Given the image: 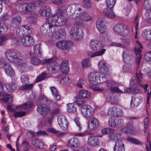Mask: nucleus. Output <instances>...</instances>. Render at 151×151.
<instances>
[{
    "instance_id": "bf43d9fd",
    "label": "nucleus",
    "mask_w": 151,
    "mask_h": 151,
    "mask_svg": "<svg viewBox=\"0 0 151 151\" xmlns=\"http://www.w3.org/2000/svg\"><path fill=\"white\" fill-rule=\"evenodd\" d=\"M21 79L22 82L23 84H26L28 82L29 78L26 75H22L21 77Z\"/></svg>"
},
{
    "instance_id": "58836bf2",
    "label": "nucleus",
    "mask_w": 151,
    "mask_h": 151,
    "mask_svg": "<svg viewBox=\"0 0 151 151\" xmlns=\"http://www.w3.org/2000/svg\"><path fill=\"white\" fill-rule=\"evenodd\" d=\"M34 53L35 54L38 56H40L41 55L40 51V45L38 44L34 46L33 48Z\"/></svg>"
},
{
    "instance_id": "0e129e2a",
    "label": "nucleus",
    "mask_w": 151,
    "mask_h": 151,
    "mask_svg": "<svg viewBox=\"0 0 151 151\" xmlns=\"http://www.w3.org/2000/svg\"><path fill=\"white\" fill-rule=\"evenodd\" d=\"M104 25V19L102 18L99 19L96 22V27H100L103 26Z\"/></svg>"
},
{
    "instance_id": "ddd939ff",
    "label": "nucleus",
    "mask_w": 151,
    "mask_h": 151,
    "mask_svg": "<svg viewBox=\"0 0 151 151\" xmlns=\"http://www.w3.org/2000/svg\"><path fill=\"white\" fill-rule=\"evenodd\" d=\"M108 115H112L119 117L122 115L123 113L122 109L116 107H114L109 108L108 112Z\"/></svg>"
},
{
    "instance_id": "f8f14e48",
    "label": "nucleus",
    "mask_w": 151,
    "mask_h": 151,
    "mask_svg": "<svg viewBox=\"0 0 151 151\" xmlns=\"http://www.w3.org/2000/svg\"><path fill=\"white\" fill-rule=\"evenodd\" d=\"M143 78L142 73L141 71L139 73L137 72L135 77V81L137 82L136 86L139 87L141 86L145 89V92H146L147 91V88L148 87V85L147 84L145 85H142L140 83L141 81V79Z\"/></svg>"
},
{
    "instance_id": "864d4df0",
    "label": "nucleus",
    "mask_w": 151,
    "mask_h": 151,
    "mask_svg": "<svg viewBox=\"0 0 151 151\" xmlns=\"http://www.w3.org/2000/svg\"><path fill=\"white\" fill-rule=\"evenodd\" d=\"M26 114V112L18 111L15 112L13 115L15 117H22L25 116Z\"/></svg>"
},
{
    "instance_id": "13d9d810",
    "label": "nucleus",
    "mask_w": 151,
    "mask_h": 151,
    "mask_svg": "<svg viewBox=\"0 0 151 151\" xmlns=\"http://www.w3.org/2000/svg\"><path fill=\"white\" fill-rule=\"evenodd\" d=\"M83 4L84 7L87 9H90L91 7V3L89 0H84Z\"/></svg>"
},
{
    "instance_id": "3c124183",
    "label": "nucleus",
    "mask_w": 151,
    "mask_h": 151,
    "mask_svg": "<svg viewBox=\"0 0 151 151\" xmlns=\"http://www.w3.org/2000/svg\"><path fill=\"white\" fill-rule=\"evenodd\" d=\"M82 67L83 68H86L90 65V61L88 59L83 60L82 63Z\"/></svg>"
},
{
    "instance_id": "5701e85b",
    "label": "nucleus",
    "mask_w": 151,
    "mask_h": 151,
    "mask_svg": "<svg viewBox=\"0 0 151 151\" xmlns=\"http://www.w3.org/2000/svg\"><path fill=\"white\" fill-rule=\"evenodd\" d=\"M80 145V141L77 138H72L68 142V145L70 147H77L79 146Z\"/></svg>"
},
{
    "instance_id": "dca6fc26",
    "label": "nucleus",
    "mask_w": 151,
    "mask_h": 151,
    "mask_svg": "<svg viewBox=\"0 0 151 151\" xmlns=\"http://www.w3.org/2000/svg\"><path fill=\"white\" fill-rule=\"evenodd\" d=\"M77 18L81 21L88 22L92 19L91 16L86 12L81 13L77 14Z\"/></svg>"
},
{
    "instance_id": "7ed1b4c3",
    "label": "nucleus",
    "mask_w": 151,
    "mask_h": 151,
    "mask_svg": "<svg viewBox=\"0 0 151 151\" xmlns=\"http://www.w3.org/2000/svg\"><path fill=\"white\" fill-rule=\"evenodd\" d=\"M57 57H53L45 59L41 61L38 58L35 56H32L30 58V62L32 64L34 65H37L40 63L47 64V68L49 72L51 73H55L57 71V65L55 61L57 60Z\"/></svg>"
},
{
    "instance_id": "e433bc0d",
    "label": "nucleus",
    "mask_w": 151,
    "mask_h": 151,
    "mask_svg": "<svg viewBox=\"0 0 151 151\" xmlns=\"http://www.w3.org/2000/svg\"><path fill=\"white\" fill-rule=\"evenodd\" d=\"M118 118V117L114 116L109 118V125L112 127H116V121H117Z\"/></svg>"
},
{
    "instance_id": "37998d69",
    "label": "nucleus",
    "mask_w": 151,
    "mask_h": 151,
    "mask_svg": "<svg viewBox=\"0 0 151 151\" xmlns=\"http://www.w3.org/2000/svg\"><path fill=\"white\" fill-rule=\"evenodd\" d=\"M116 0H106V4L107 7L110 9L113 8L115 4Z\"/></svg>"
},
{
    "instance_id": "a878e982",
    "label": "nucleus",
    "mask_w": 151,
    "mask_h": 151,
    "mask_svg": "<svg viewBox=\"0 0 151 151\" xmlns=\"http://www.w3.org/2000/svg\"><path fill=\"white\" fill-rule=\"evenodd\" d=\"M99 76V73L98 72L91 73L88 77L89 81L91 83H93L96 81L97 77Z\"/></svg>"
},
{
    "instance_id": "79ce46f5",
    "label": "nucleus",
    "mask_w": 151,
    "mask_h": 151,
    "mask_svg": "<svg viewBox=\"0 0 151 151\" xmlns=\"http://www.w3.org/2000/svg\"><path fill=\"white\" fill-rule=\"evenodd\" d=\"M33 87L32 84H26L24 85L20 86L19 88V90L22 91H25L27 90H30Z\"/></svg>"
},
{
    "instance_id": "4468645a",
    "label": "nucleus",
    "mask_w": 151,
    "mask_h": 151,
    "mask_svg": "<svg viewBox=\"0 0 151 151\" xmlns=\"http://www.w3.org/2000/svg\"><path fill=\"white\" fill-rule=\"evenodd\" d=\"M89 119L91 120L88 122V129L91 130L96 129L99 126V123L97 119L92 116Z\"/></svg>"
},
{
    "instance_id": "aec40b11",
    "label": "nucleus",
    "mask_w": 151,
    "mask_h": 151,
    "mask_svg": "<svg viewBox=\"0 0 151 151\" xmlns=\"http://www.w3.org/2000/svg\"><path fill=\"white\" fill-rule=\"evenodd\" d=\"M22 19L21 17L17 16L12 17L11 21V26L14 28H16L21 24Z\"/></svg>"
},
{
    "instance_id": "c03bdc74",
    "label": "nucleus",
    "mask_w": 151,
    "mask_h": 151,
    "mask_svg": "<svg viewBox=\"0 0 151 151\" xmlns=\"http://www.w3.org/2000/svg\"><path fill=\"white\" fill-rule=\"evenodd\" d=\"M81 6L80 5L78 4H72L71 6H69V9H71L72 8H75L76 9V16H77V14H78V11H81Z\"/></svg>"
},
{
    "instance_id": "f3484780",
    "label": "nucleus",
    "mask_w": 151,
    "mask_h": 151,
    "mask_svg": "<svg viewBox=\"0 0 151 151\" xmlns=\"http://www.w3.org/2000/svg\"><path fill=\"white\" fill-rule=\"evenodd\" d=\"M58 124L63 130L66 129L68 127V122L64 116H60L58 118Z\"/></svg>"
},
{
    "instance_id": "a211bd4d",
    "label": "nucleus",
    "mask_w": 151,
    "mask_h": 151,
    "mask_svg": "<svg viewBox=\"0 0 151 151\" xmlns=\"http://www.w3.org/2000/svg\"><path fill=\"white\" fill-rule=\"evenodd\" d=\"M98 67L100 70L105 74H109V67L106 63L103 60L99 62Z\"/></svg>"
},
{
    "instance_id": "4be33fe9",
    "label": "nucleus",
    "mask_w": 151,
    "mask_h": 151,
    "mask_svg": "<svg viewBox=\"0 0 151 151\" xmlns=\"http://www.w3.org/2000/svg\"><path fill=\"white\" fill-rule=\"evenodd\" d=\"M32 144L37 148L42 149L44 147V143L40 139L36 138L33 139L32 141Z\"/></svg>"
},
{
    "instance_id": "de8ad7c7",
    "label": "nucleus",
    "mask_w": 151,
    "mask_h": 151,
    "mask_svg": "<svg viewBox=\"0 0 151 151\" xmlns=\"http://www.w3.org/2000/svg\"><path fill=\"white\" fill-rule=\"evenodd\" d=\"M76 104L79 106H80L83 105L85 102V100L82 97H76Z\"/></svg>"
},
{
    "instance_id": "39448f33",
    "label": "nucleus",
    "mask_w": 151,
    "mask_h": 151,
    "mask_svg": "<svg viewBox=\"0 0 151 151\" xmlns=\"http://www.w3.org/2000/svg\"><path fill=\"white\" fill-rule=\"evenodd\" d=\"M20 29L17 28L15 30L12 32L10 34L7 36H3L6 38L5 41L7 39H9L11 40L12 45H17L20 44V42L17 40V37L20 35Z\"/></svg>"
},
{
    "instance_id": "6ab92c4d",
    "label": "nucleus",
    "mask_w": 151,
    "mask_h": 151,
    "mask_svg": "<svg viewBox=\"0 0 151 151\" xmlns=\"http://www.w3.org/2000/svg\"><path fill=\"white\" fill-rule=\"evenodd\" d=\"M51 10L50 9V7L48 6H44L40 8V10L39 13L40 15L42 16L45 17L47 16L48 18L49 17L51 16H50V14ZM52 15H51L52 16Z\"/></svg>"
},
{
    "instance_id": "412c9836",
    "label": "nucleus",
    "mask_w": 151,
    "mask_h": 151,
    "mask_svg": "<svg viewBox=\"0 0 151 151\" xmlns=\"http://www.w3.org/2000/svg\"><path fill=\"white\" fill-rule=\"evenodd\" d=\"M114 151H125L124 145L121 141H116L113 147Z\"/></svg>"
},
{
    "instance_id": "72a5a7b5",
    "label": "nucleus",
    "mask_w": 151,
    "mask_h": 151,
    "mask_svg": "<svg viewBox=\"0 0 151 151\" xmlns=\"http://www.w3.org/2000/svg\"><path fill=\"white\" fill-rule=\"evenodd\" d=\"M20 29H22L23 32L22 34L23 35H27V34H30L31 33V31L29 27L27 25H23L20 28L19 27Z\"/></svg>"
},
{
    "instance_id": "c9c22d12",
    "label": "nucleus",
    "mask_w": 151,
    "mask_h": 151,
    "mask_svg": "<svg viewBox=\"0 0 151 151\" xmlns=\"http://www.w3.org/2000/svg\"><path fill=\"white\" fill-rule=\"evenodd\" d=\"M4 69L5 72L7 75L10 76H13L14 75V72L11 66L9 65H8L7 66H6Z\"/></svg>"
},
{
    "instance_id": "9d476101",
    "label": "nucleus",
    "mask_w": 151,
    "mask_h": 151,
    "mask_svg": "<svg viewBox=\"0 0 151 151\" xmlns=\"http://www.w3.org/2000/svg\"><path fill=\"white\" fill-rule=\"evenodd\" d=\"M20 42L24 46H30L33 45L34 40L32 37L30 35H23L21 38Z\"/></svg>"
},
{
    "instance_id": "473e14b6",
    "label": "nucleus",
    "mask_w": 151,
    "mask_h": 151,
    "mask_svg": "<svg viewBox=\"0 0 151 151\" xmlns=\"http://www.w3.org/2000/svg\"><path fill=\"white\" fill-rule=\"evenodd\" d=\"M70 18L75 19V21L74 22V25L76 26H78L81 27H84V24L81 21H79L80 19L77 18V16L74 15L73 16L72 15L70 16Z\"/></svg>"
},
{
    "instance_id": "6e6552de",
    "label": "nucleus",
    "mask_w": 151,
    "mask_h": 151,
    "mask_svg": "<svg viewBox=\"0 0 151 151\" xmlns=\"http://www.w3.org/2000/svg\"><path fill=\"white\" fill-rule=\"evenodd\" d=\"M81 113L85 117L89 119L94 114V109L90 105H84L81 107Z\"/></svg>"
},
{
    "instance_id": "4c0bfd02",
    "label": "nucleus",
    "mask_w": 151,
    "mask_h": 151,
    "mask_svg": "<svg viewBox=\"0 0 151 151\" xmlns=\"http://www.w3.org/2000/svg\"><path fill=\"white\" fill-rule=\"evenodd\" d=\"M2 100L9 104L11 103L12 101V96L10 94H5L3 96Z\"/></svg>"
},
{
    "instance_id": "cd10ccee",
    "label": "nucleus",
    "mask_w": 151,
    "mask_h": 151,
    "mask_svg": "<svg viewBox=\"0 0 151 151\" xmlns=\"http://www.w3.org/2000/svg\"><path fill=\"white\" fill-rule=\"evenodd\" d=\"M134 52L137 56L135 59V63L138 65L140 63L141 58V55H140L141 50L139 48L138 49L135 48Z\"/></svg>"
},
{
    "instance_id": "a18cd8bd",
    "label": "nucleus",
    "mask_w": 151,
    "mask_h": 151,
    "mask_svg": "<svg viewBox=\"0 0 151 151\" xmlns=\"http://www.w3.org/2000/svg\"><path fill=\"white\" fill-rule=\"evenodd\" d=\"M8 27L6 24H0V33H2L6 32L7 30Z\"/></svg>"
},
{
    "instance_id": "c85d7f7f",
    "label": "nucleus",
    "mask_w": 151,
    "mask_h": 151,
    "mask_svg": "<svg viewBox=\"0 0 151 151\" xmlns=\"http://www.w3.org/2000/svg\"><path fill=\"white\" fill-rule=\"evenodd\" d=\"M34 104L31 102H28L27 103L24 104L21 106H19V108H20V109L23 110H28L30 109L33 106Z\"/></svg>"
},
{
    "instance_id": "f704fd0d",
    "label": "nucleus",
    "mask_w": 151,
    "mask_h": 151,
    "mask_svg": "<svg viewBox=\"0 0 151 151\" xmlns=\"http://www.w3.org/2000/svg\"><path fill=\"white\" fill-rule=\"evenodd\" d=\"M80 97L84 98L87 99L90 98L91 93L85 90H80L79 92Z\"/></svg>"
},
{
    "instance_id": "393cba45",
    "label": "nucleus",
    "mask_w": 151,
    "mask_h": 151,
    "mask_svg": "<svg viewBox=\"0 0 151 151\" xmlns=\"http://www.w3.org/2000/svg\"><path fill=\"white\" fill-rule=\"evenodd\" d=\"M103 13L105 16L110 18H113L115 17L112 9L105 8L103 10Z\"/></svg>"
},
{
    "instance_id": "bb28decb",
    "label": "nucleus",
    "mask_w": 151,
    "mask_h": 151,
    "mask_svg": "<svg viewBox=\"0 0 151 151\" xmlns=\"http://www.w3.org/2000/svg\"><path fill=\"white\" fill-rule=\"evenodd\" d=\"M68 7L67 5L63 4L61 6H59L58 8L57 9V12L58 13L55 14V15H56L57 14H61L62 15V16L64 17V18L66 19L67 20V19L65 18L63 16V15L62 13H63L67 11L68 12Z\"/></svg>"
},
{
    "instance_id": "5fc2aeb1",
    "label": "nucleus",
    "mask_w": 151,
    "mask_h": 151,
    "mask_svg": "<svg viewBox=\"0 0 151 151\" xmlns=\"http://www.w3.org/2000/svg\"><path fill=\"white\" fill-rule=\"evenodd\" d=\"M110 90L112 92L114 93H119L123 92L117 87L111 86L110 88Z\"/></svg>"
},
{
    "instance_id": "8fccbe9b",
    "label": "nucleus",
    "mask_w": 151,
    "mask_h": 151,
    "mask_svg": "<svg viewBox=\"0 0 151 151\" xmlns=\"http://www.w3.org/2000/svg\"><path fill=\"white\" fill-rule=\"evenodd\" d=\"M105 51L106 50L104 49H103L100 51L94 52L91 55V57H94L98 56H100L103 54L104 53Z\"/></svg>"
},
{
    "instance_id": "338daca9",
    "label": "nucleus",
    "mask_w": 151,
    "mask_h": 151,
    "mask_svg": "<svg viewBox=\"0 0 151 151\" xmlns=\"http://www.w3.org/2000/svg\"><path fill=\"white\" fill-rule=\"evenodd\" d=\"M68 12H70V14H69L70 17L71 15H73L74 16V15L76 16V9L75 8H72L71 9H69V6L68 7Z\"/></svg>"
},
{
    "instance_id": "09e8293b",
    "label": "nucleus",
    "mask_w": 151,
    "mask_h": 151,
    "mask_svg": "<svg viewBox=\"0 0 151 151\" xmlns=\"http://www.w3.org/2000/svg\"><path fill=\"white\" fill-rule=\"evenodd\" d=\"M101 131L103 134H108L109 133H112L115 132V130L112 128H106L103 129Z\"/></svg>"
},
{
    "instance_id": "4d7b16f0",
    "label": "nucleus",
    "mask_w": 151,
    "mask_h": 151,
    "mask_svg": "<svg viewBox=\"0 0 151 151\" xmlns=\"http://www.w3.org/2000/svg\"><path fill=\"white\" fill-rule=\"evenodd\" d=\"M58 78L60 79L61 78L62 81L66 84H68L69 83L70 80L69 78L67 76H65L64 78L62 77L61 76H59Z\"/></svg>"
},
{
    "instance_id": "603ef678",
    "label": "nucleus",
    "mask_w": 151,
    "mask_h": 151,
    "mask_svg": "<svg viewBox=\"0 0 151 151\" xmlns=\"http://www.w3.org/2000/svg\"><path fill=\"white\" fill-rule=\"evenodd\" d=\"M144 6L146 9H148L151 8V0H144Z\"/></svg>"
},
{
    "instance_id": "e2e57ef3",
    "label": "nucleus",
    "mask_w": 151,
    "mask_h": 151,
    "mask_svg": "<svg viewBox=\"0 0 151 151\" xmlns=\"http://www.w3.org/2000/svg\"><path fill=\"white\" fill-rule=\"evenodd\" d=\"M61 72L63 73L67 74L69 71V67H60Z\"/></svg>"
},
{
    "instance_id": "052dcab7",
    "label": "nucleus",
    "mask_w": 151,
    "mask_h": 151,
    "mask_svg": "<svg viewBox=\"0 0 151 151\" xmlns=\"http://www.w3.org/2000/svg\"><path fill=\"white\" fill-rule=\"evenodd\" d=\"M8 109L11 111L13 112L15 111V110L19 108V106H15L12 105H8L7 106Z\"/></svg>"
},
{
    "instance_id": "774afa93",
    "label": "nucleus",
    "mask_w": 151,
    "mask_h": 151,
    "mask_svg": "<svg viewBox=\"0 0 151 151\" xmlns=\"http://www.w3.org/2000/svg\"><path fill=\"white\" fill-rule=\"evenodd\" d=\"M58 36H64L66 35V32L65 29L63 28H60L58 31Z\"/></svg>"
},
{
    "instance_id": "2f4dec72",
    "label": "nucleus",
    "mask_w": 151,
    "mask_h": 151,
    "mask_svg": "<svg viewBox=\"0 0 151 151\" xmlns=\"http://www.w3.org/2000/svg\"><path fill=\"white\" fill-rule=\"evenodd\" d=\"M50 88L54 98L57 101L60 100V97L58 93V91L56 88L55 87L53 86L50 87Z\"/></svg>"
},
{
    "instance_id": "c756f323",
    "label": "nucleus",
    "mask_w": 151,
    "mask_h": 151,
    "mask_svg": "<svg viewBox=\"0 0 151 151\" xmlns=\"http://www.w3.org/2000/svg\"><path fill=\"white\" fill-rule=\"evenodd\" d=\"M142 36L145 39L148 41H151V30L146 29L142 33Z\"/></svg>"
},
{
    "instance_id": "6e6d98bb",
    "label": "nucleus",
    "mask_w": 151,
    "mask_h": 151,
    "mask_svg": "<svg viewBox=\"0 0 151 151\" xmlns=\"http://www.w3.org/2000/svg\"><path fill=\"white\" fill-rule=\"evenodd\" d=\"M47 130L49 132L55 134H57L59 135V136L63 135L64 133H59V132L56 130L55 129L52 128H50L47 129Z\"/></svg>"
},
{
    "instance_id": "69168bd1",
    "label": "nucleus",
    "mask_w": 151,
    "mask_h": 151,
    "mask_svg": "<svg viewBox=\"0 0 151 151\" xmlns=\"http://www.w3.org/2000/svg\"><path fill=\"white\" fill-rule=\"evenodd\" d=\"M5 60L3 59H1L0 60V68H5L6 66H7Z\"/></svg>"
},
{
    "instance_id": "0eeeda50",
    "label": "nucleus",
    "mask_w": 151,
    "mask_h": 151,
    "mask_svg": "<svg viewBox=\"0 0 151 151\" xmlns=\"http://www.w3.org/2000/svg\"><path fill=\"white\" fill-rule=\"evenodd\" d=\"M69 34L72 39L76 40L81 39L83 35L82 30L76 27H73L71 29Z\"/></svg>"
},
{
    "instance_id": "49530a36",
    "label": "nucleus",
    "mask_w": 151,
    "mask_h": 151,
    "mask_svg": "<svg viewBox=\"0 0 151 151\" xmlns=\"http://www.w3.org/2000/svg\"><path fill=\"white\" fill-rule=\"evenodd\" d=\"M6 86L7 89L9 91H11L16 88L14 83L12 82L6 83Z\"/></svg>"
},
{
    "instance_id": "9b49d317",
    "label": "nucleus",
    "mask_w": 151,
    "mask_h": 151,
    "mask_svg": "<svg viewBox=\"0 0 151 151\" xmlns=\"http://www.w3.org/2000/svg\"><path fill=\"white\" fill-rule=\"evenodd\" d=\"M50 107L49 106L40 104L37 106V111L40 115L44 116L50 111Z\"/></svg>"
},
{
    "instance_id": "ea45409f",
    "label": "nucleus",
    "mask_w": 151,
    "mask_h": 151,
    "mask_svg": "<svg viewBox=\"0 0 151 151\" xmlns=\"http://www.w3.org/2000/svg\"><path fill=\"white\" fill-rule=\"evenodd\" d=\"M68 111L69 112H75L77 111V108L75 106L73 103L68 104Z\"/></svg>"
},
{
    "instance_id": "1a4fd4ad",
    "label": "nucleus",
    "mask_w": 151,
    "mask_h": 151,
    "mask_svg": "<svg viewBox=\"0 0 151 151\" xmlns=\"http://www.w3.org/2000/svg\"><path fill=\"white\" fill-rule=\"evenodd\" d=\"M73 42L70 41H63L58 42L56 43V46L58 48L66 51L65 54H67L70 47L72 46Z\"/></svg>"
},
{
    "instance_id": "a19ab883",
    "label": "nucleus",
    "mask_w": 151,
    "mask_h": 151,
    "mask_svg": "<svg viewBox=\"0 0 151 151\" xmlns=\"http://www.w3.org/2000/svg\"><path fill=\"white\" fill-rule=\"evenodd\" d=\"M127 139L135 145H141L142 144V143L137 139L132 137H128L127 138Z\"/></svg>"
},
{
    "instance_id": "f03ea898",
    "label": "nucleus",
    "mask_w": 151,
    "mask_h": 151,
    "mask_svg": "<svg viewBox=\"0 0 151 151\" xmlns=\"http://www.w3.org/2000/svg\"><path fill=\"white\" fill-rule=\"evenodd\" d=\"M5 56L9 61L17 63L21 66L22 70L27 67L22 55L18 50L14 49L7 50L5 52Z\"/></svg>"
},
{
    "instance_id": "7c9ffc66",
    "label": "nucleus",
    "mask_w": 151,
    "mask_h": 151,
    "mask_svg": "<svg viewBox=\"0 0 151 151\" xmlns=\"http://www.w3.org/2000/svg\"><path fill=\"white\" fill-rule=\"evenodd\" d=\"M90 47L92 50L96 51L99 48V42L96 40H92L91 41Z\"/></svg>"
},
{
    "instance_id": "f257e3e1",
    "label": "nucleus",
    "mask_w": 151,
    "mask_h": 151,
    "mask_svg": "<svg viewBox=\"0 0 151 151\" xmlns=\"http://www.w3.org/2000/svg\"><path fill=\"white\" fill-rule=\"evenodd\" d=\"M47 22L44 24L41 28V31L43 35L48 33L55 32V26L60 27L65 25L67 20L64 18L61 14L52 15L46 19Z\"/></svg>"
},
{
    "instance_id": "20e7f679",
    "label": "nucleus",
    "mask_w": 151,
    "mask_h": 151,
    "mask_svg": "<svg viewBox=\"0 0 151 151\" xmlns=\"http://www.w3.org/2000/svg\"><path fill=\"white\" fill-rule=\"evenodd\" d=\"M35 7V4L32 2L22 4L20 7L22 13L27 15V21L31 24H35L37 22V14L35 12L32 10Z\"/></svg>"
},
{
    "instance_id": "423d86ee",
    "label": "nucleus",
    "mask_w": 151,
    "mask_h": 151,
    "mask_svg": "<svg viewBox=\"0 0 151 151\" xmlns=\"http://www.w3.org/2000/svg\"><path fill=\"white\" fill-rule=\"evenodd\" d=\"M113 29L116 33L123 36H126L129 33L127 26L121 23H118L115 25Z\"/></svg>"
},
{
    "instance_id": "680f3d73",
    "label": "nucleus",
    "mask_w": 151,
    "mask_h": 151,
    "mask_svg": "<svg viewBox=\"0 0 151 151\" xmlns=\"http://www.w3.org/2000/svg\"><path fill=\"white\" fill-rule=\"evenodd\" d=\"M144 58L145 60L151 61V51L147 52L145 55Z\"/></svg>"
},
{
    "instance_id": "2eb2a0df",
    "label": "nucleus",
    "mask_w": 151,
    "mask_h": 151,
    "mask_svg": "<svg viewBox=\"0 0 151 151\" xmlns=\"http://www.w3.org/2000/svg\"><path fill=\"white\" fill-rule=\"evenodd\" d=\"M88 144L92 146H96L99 145L100 142L98 137L95 136L91 135L88 137Z\"/></svg>"
},
{
    "instance_id": "b1692460",
    "label": "nucleus",
    "mask_w": 151,
    "mask_h": 151,
    "mask_svg": "<svg viewBox=\"0 0 151 151\" xmlns=\"http://www.w3.org/2000/svg\"><path fill=\"white\" fill-rule=\"evenodd\" d=\"M121 134L116 132H114L112 133H110L109 136V141H119V139L120 137Z\"/></svg>"
}]
</instances>
